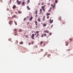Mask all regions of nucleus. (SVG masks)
<instances>
[{
	"instance_id": "1",
	"label": "nucleus",
	"mask_w": 73,
	"mask_h": 73,
	"mask_svg": "<svg viewBox=\"0 0 73 73\" xmlns=\"http://www.w3.org/2000/svg\"><path fill=\"white\" fill-rule=\"evenodd\" d=\"M46 5H45L44 6H42L41 7V9H42L43 11H44V12H45V9H44V8L45 7Z\"/></svg>"
},
{
	"instance_id": "2",
	"label": "nucleus",
	"mask_w": 73,
	"mask_h": 73,
	"mask_svg": "<svg viewBox=\"0 0 73 73\" xmlns=\"http://www.w3.org/2000/svg\"><path fill=\"white\" fill-rule=\"evenodd\" d=\"M34 36L35 35L34 34L32 35L31 37L32 39H35V38L34 37Z\"/></svg>"
},
{
	"instance_id": "3",
	"label": "nucleus",
	"mask_w": 73,
	"mask_h": 73,
	"mask_svg": "<svg viewBox=\"0 0 73 73\" xmlns=\"http://www.w3.org/2000/svg\"><path fill=\"white\" fill-rule=\"evenodd\" d=\"M49 23H50V24H52V23H53V20H51L50 19L49 21H48Z\"/></svg>"
},
{
	"instance_id": "4",
	"label": "nucleus",
	"mask_w": 73,
	"mask_h": 73,
	"mask_svg": "<svg viewBox=\"0 0 73 73\" xmlns=\"http://www.w3.org/2000/svg\"><path fill=\"white\" fill-rule=\"evenodd\" d=\"M14 31L15 32H14V33H17V29H14Z\"/></svg>"
},
{
	"instance_id": "5",
	"label": "nucleus",
	"mask_w": 73,
	"mask_h": 73,
	"mask_svg": "<svg viewBox=\"0 0 73 73\" xmlns=\"http://www.w3.org/2000/svg\"><path fill=\"white\" fill-rule=\"evenodd\" d=\"M37 21H38L39 22H41V18H38V19Z\"/></svg>"
},
{
	"instance_id": "6",
	"label": "nucleus",
	"mask_w": 73,
	"mask_h": 73,
	"mask_svg": "<svg viewBox=\"0 0 73 73\" xmlns=\"http://www.w3.org/2000/svg\"><path fill=\"white\" fill-rule=\"evenodd\" d=\"M43 21H44L45 20V16H44L43 18Z\"/></svg>"
},
{
	"instance_id": "7",
	"label": "nucleus",
	"mask_w": 73,
	"mask_h": 73,
	"mask_svg": "<svg viewBox=\"0 0 73 73\" xmlns=\"http://www.w3.org/2000/svg\"><path fill=\"white\" fill-rule=\"evenodd\" d=\"M34 22L36 24V25H38V24H37V21H35Z\"/></svg>"
},
{
	"instance_id": "8",
	"label": "nucleus",
	"mask_w": 73,
	"mask_h": 73,
	"mask_svg": "<svg viewBox=\"0 0 73 73\" xmlns=\"http://www.w3.org/2000/svg\"><path fill=\"white\" fill-rule=\"evenodd\" d=\"M12 23H13V21H11L10 22H9V24L10 25H12L13 24Z\"/></svg>"
},
{
	"instance_id": "9",
	"label": "nucleus",
	"mask_w": 73,
	"mask_h": 73,
	"mask_svg": "<svg viewBox=\"0 0 73 73\" xmlns=\"http://www.w3.org/2000/svg\"><path fill=\"white\" fill-rule=\"evenodd\" d=\"M23 42L22 41L21 42H19V44H21L22 45H23Z\"/></svg>"
},
{
	"instance_id": "10",
	"label": "nucleus",
	"mask_w": 73,
	"mask_h": 73,
	"mask_svg": "<svg viewBox=\"0 0 73 73\" xmlns=\"http://www.w3.org/2000/svg\"><path fill=\"white\" fill-rule=\"evenodd\" d=\"M17 16L16 15H14L12 17V19H13V18H15V17H16Z\"/></svg>"
},
{
	"instance_id": "11",
	"label": "nucleus",
	"mask_w": 73,
	"mask_h": 73,
	"mask_svg": "<svg viewBox=\"0 0 73 73\" xmlns=\"http://www.w3.org/2000/svg\"><path fill=\"white\" fill-rule=\"evenodd\" d=\"M44 32H45V33H49V31H44Z\"/></svg>"
},
{
	"instance_id": "12",
	"label": "nucleus",
	"mask_w": 73,
	"mask_h": 73,
	"mask_svg": "<svg viewBox=\"0 0 73 73\" xmlns=\"http://www.w3.org/2000/svg\"><path fill=\"white\" fill-rule=\"evenodd\" d=\"M18 12L19 14H21L22 13L21 11H18Z\"/></svg>"
},
{
	"instance_id": "13",
	"label": "nucleus",
	"mask_w": 73,
	"mask_h": 73,
	"mask_svg": "<svg viewBox=\"0 0 73 73\" xmlns=\"http://www.w3.org/2000/svg\"><path fill=\"white\" fill-rule=\"evenodd\" d=\"M13 9H15V8H16V5H13Z\"/></svg>"
},
{
	"instance_id": "14",
	"label": "nucleus",
	"mask_w": 73,
	"mask_h": 73,
	"mask_svg": "<svg viewBox=\"0 0 73 73\" xmlns=\"http://www.w3.org/2000/svg\"><path fill=\"white\" fill-rule=\"evenodd\" d=\"M30 3V0H27V4H28L29 3Z\"/></svg>"
},
{
	"instance_id": "15",
	"label": "nucleus",
	"mask_w": 73,
	"mask_h": 73,
	"mask_svg": "<svg viewBox=\"0 0 73 73\" xmlns=\"http://www.w3.org/2000/svg\"><path fill=\"white\" fill-rule=\"evenodd\" d=\"M33 18V17H31L30 19L29 20L30 21H32V19Z\"/></svg>"
},
{
	"instance_id": "16",
	"label": "nucleus",
	"mask_w": 73,
	"mask_h": 73,
	"mask_svg": "<svg viewBox=\"0 0 73 73\" xmlns=\"http://www.w3.org/2000/svg\"><path fill=\"white\" fill-rule=\"evenodd\" d=\"M14 23H15V24L16 25H17V23L16 22V21H14Z\"/></svg>"
},
{
	"instance_id": "17",
	"label": "nucleus",
	"mask_w": 73,
	"mask_h": 73,
	"mask_svg": "<svg viewBox=\"0 0 73 73\" xmlns=\"http://www.w3.org/2000/svg\"><path fill=\"white\" fill-rule=\"evenodd\" d=\"M35 32L37 33V34H38V33L40 32V31H36Z\"/></svg>"
},
{
	"instance_id": "18",
	"label": "nucleus",
	"mask_w": 73,
	"mask_h": 73,
	"mask_svg": "<svg viewBox=\"0 0 73 73\" xmlns=\"http://www.w3.org/2000/svg\"><path fill=\"white\" fill-rule=\"evenodd\" d=\"M43 27H45V26H46V24H43Z\"/></svg>"
},
{
	"instance_id": "19",
	"label": "nucleus",
	"mask_w": 73,
	"mask_h": 73,
	"mask_svg": "<svg viewBox=\"0 0 73 73\" xmlns=\"http://www.w3.org/2000/svg\"><path fill=\"white\" fill-rule=\"evenodd\" d=\"M40 36V34H38L36 35V37H38V36Z\"/></svg>"
},
{
	"instance_id": "20",
	"label": "nucleus",
	"mask_w": 73,
	"mask_h": 73,
	"mask_svg": "<svg viewBox=\"0 0 73 73\" xmlns=\"http://www.w3.org/2000/svg\"><path fill=\"white\" fill-rule=\"evenodd\" d=\"M27 8L29 9V10H30V8H29V6H27Z\"/></svg>"
},
{
	"instance_id": "21",
	"label": "nucleus",
	"mask_w": 73,
	"mask_h": 73,
	"mask_svg": "<svg viewBox=\"0 0 73 73\" xmlns=\"http://www.w3.org/2000/svg\"><path fill=\"white\" fill-rule=\"evenodd\" d=\"M40 13H42V9H40Z\"/></svg>"
},
{
	"instance_id": "22",
	"label": "nucleus",
	"mask_w": 73,
	"mask_h": 73,
	"mask_svg": "<svg viewBox=\"0 0 73 73\" xmlns=\"http://www.w3.org/2000/svg\"><path fill=\"white\" fill-rule=\"evenodd\" d=\"M21 1H19L18 3V5H20V3H21Z\"/></svg>"
},
{
	"instance_id": "23",
	"label": "nucleus",
	"mask_w": 73,
	"mask_h": 73,
	"mask_svg": "<svg viewBox=\"0 0 73 73\" xmlns=\"http://www.w3.org/2000/svg\"><path fill=\"white\" fill-rule=\"evenodd\" d=\"M22 5H23V6H24V2H23L22 3Z\"/></svg>"
},
{
	"instance_id": "24",
	"label": "nucleus",
	"mask_w": 73,
	"mask_h": 73,
	"mask_svg": "<svg viewBox=\"0 0 73 73\" xmlns=\"http://www.w3.org/2000/svg\"><path fill=\"white\" fill-rule=\"evenodd\" d=\"M37 11H35V14L36 15H37Z\"/></svg>"
},
{
	"instance_id": "25",
	"label": "nucleus",
	"mask_w": 73,
	"mask_h": 73,
	"mask_svg": "<svg viewBox=\"0 0 73 73\" xmlns=\"http://www.w3.org/2000/svg\"><path fill=\"white\" fill-rule=\"evenodd\" d=\"M49 15H50V13H47L46 14V16H49Z\"/></svg>"
},
{
	"instance_id": "26",
	"label": "nucleus",
	"mask_w": 73,
	"mask_h": 73,
	"mask_svg": "<svg viewBox=\"0 0 73 73\" xmlns=\"http://www.w3.org/2000/svg\"><path fill=\"white\" fill-rule=\"evenodd\" d=\"M21 31H22V29H20L19 30V32H21Z\"/></svg>"
},
{
	"instance_id": "27",
	"label": "nucleus",
	"mask_w": 73,
	"mask_h": 73,
	"mask_svg": "<svg viewBox=\"0 0 73 73\" xmlns=\"http://www.w3.org/2000/svg\"><path fill=\"white\" fill-rule=\"evenodd\" d=\"M70 42H71L72 41V39H70Z\"/></svg>"
},
{
	"instance_id": "28",
	"label": "nucleus",
	"mask_w": 73,
	"mask_h": 73,
	"mask_svg": "<svg viewBox=\"0 0 73 73\" xmlns=\"http://www.w3.org/2000/svg\"><path fill=\"white\" fill-rule=\"evenodd\" d=\"M42 43H43V42H42V41H41L40 42V44L41 45L42 44Z\"/></svg>"
},
{
	"instance_id": "29",
	"label": "nucleus",
	"mask_w": 73,
	"mask_h": 73,
	"mask_svg": "<svg viewBox=\"0 0 73 73\" xmlns=\"http://www.w3.org/2000/svg\"><path fill=\"white\" fill-rule=\"evenodd\" d=\"M43 35L44 36H47V35L45 33L43 34Z\"/></svg>"
},
{
	"instance_id": "30",
	"label": "nucleus",
	"mask_w": 73,
	"mask_h": 73,
	"mask_svg": "<svg viewBox=\"0 0 73 73\" xmlns=\"http://www.w3.org/2000/svg\"><path fill=\"white\" fill-rule=\"evenodd\" d=\"M50 54H48L47 56L48 57H50Z\"/></svg>"
},
{
	"instance_id": "31",
	"label": "nucleus",
	"mask_w": 73,
	"mask_h": 73,
	"mask_svg": "<svg viewBox=\"0 0 73 73\" xmlns=\"http://www.w3.org/2000/svg\"><path fill=\"white\" fill-rule=\"evenodd\" d=\"M57 0H55V3H57Z\"/></svg>"
},
{
	"instance_id": "32",
	"label": "nucleus",
	"mask_w": 73,
	"mask_h": 73,
	"mask_svg": "<svg viewBox=\"0 0 73 73\" xmlns=\"http://www.w3.org/2000/svg\"><path fill=\"white\" fill-rule=\"evenodd\" d=\"M52 7L53 9H54V6H52Z\"/></svg>"
},
{
	"instance_id": "33",
	"label": "nucleus",
	"mask_w": 73,
	"mask_h": 73,
	"mask_svg": "<svg viewBox=\"0 0 73 73\" xmlns=\"http://www.w3.org/2000/svg\"><path fill=\"white\" fill-rule=\"evenodd\" d=\"M68 43L67 42L66 44V46H68Z\"/></svg>"
},
{
	"instance_id": "34",
	"label": "nucleus",
	"mask_w": 73,
	"mask_h": 73,
	"mask_svg": "<svg viewBox=\"0 0 73 73\" xmlns=\"http://www.w3.org/2000/svg\"><path fill=\"white\" fill-rule=\"evenodd\" d=\"M58 19L60 20H61V17H59Z\"/></svg>"
},
{
	"instance_id": "35",
	"label": "nucleus",
	"mask_w": 73,
	"mask_h": 73,
	"mask_svg": "<svg viewBox=\"0 0 73 73\" xmlns=\"http://www.w3.org/2000/svg\"><path fill=\"white\" fill-rule=\"evenodd\" d=\"M18 40H16V44H17V43L18 42Z\"/></svg>"
},
{
	"instance_id": "36",
	"label": "nucleus",
	"mask_w": 73,
	"mask_h": 73,
	"mask_svg": "<svg viewBox=\"0 0 73 73\" xmlns=\"http://www.w3.org/2000/svg\"><path fill=\"white\" fill-rule=\"evenodd\" d=\"M50 4V3H48V5H49Z\"/></svg>"
},
{
	"instance_id": "37",
	"label": "nucleus",
	"mask_w": 73,
	"mask_h": 73,
	"mask_svg": "<svg viewBox=\"0 0 73 73\" xmlns=\"http://www.w3.org/2000/svg\"><path fill=\"white\" fill-rule=\"evenodd\" d=\"M19 1L18 0H17V3H19Z\"/></svg>"
},
{
	"instance_id": "38",
	"label": "nucleus",
	"mask_w": 73,
	"mask_h": 73,
	"mask_svg": "<svg viewBox=\"0 0 73 73\" xmlns=\"http://www.w3.org/2000/svg\"><path fill=\"white\" fill-rule=\"evenodd\" d=\"M9 41H11V38H10L9 39Z\"/></svg>"
},
{
	"instance_id": "39",
	"label": "nucleus",
	"mask_w": 73,
	"mask_h": 73,
	"mask_svg": "<svg viewBox=\"0 0 73 73\" xmlns=\"http://www.w3.org/2000/svg\"><path fill=\"white\" fill-rule=\"evenodd\" d=\"M25 37H26V38H27L28 37V36H25Z\"/></svg>"
},
{
	"instance_id": "40",
	"label": "nucleus",
	"mask_w": 73,
	"mask_h": 73,
	"mask_svg": "<svg viewBox=\"0 0 73 73\" xmlns=\"http://www.w3.org/2000/svg\"><path fill=\"white\" fill-rule=\"evenodd\" d=\"M37 17V14L35 16V17Z\"/></svg>"
},
{
	"instance_id": "41",
	"label": "nucleus",
	"mask_w": 73,
	"mask_h": 73,
	"mask_svg": "<svg viewBox=\"0 0 73 73\" xmlns=\"http://www.w3.org/2000/svg\"><path fill=\"white\" fill-rule=\"evenodd\" d=\"M26 20V18H24V21H25V20Z\"/></svg>"
},
{
	"instance_id": "42",
	"label": "nucleus",
	"mask_w": 73,
	"mask_h": 73,
	"mask_svg": "<svg viewBox=\"0 0 73 73\" xmlns=\"http://www.w3.org/2000/svg\"><path fill=\"white\" fill-rule=\"evenodd\" d=\"M51 35H52V33H50V36H51Z\"/></svg>"
},
{
	"instance_id": "43",
	"label": "nucleus",
	"mask_w": 73,
	"mask_h": 73,
	"mask_svg": "<svg viewBox=\"0 0 73 73\" xmlns=\"http://www.w3.org/2000/svg\"><path fill=\"white\" fill-rule=\"evenodd\" d=\"M16 35H17V33L15 34V36H16Z\"/></svg>"
},
{
	"instance_id": "44",
	"label": "nucleus",
	"mask_w": 73,
	"mask_h": 73,
	"mask_svg": "<svg viewBox=\"0 0 73 73\" xmlns=\"http://www.w3.org/2000/svg\"><path fill=\"white\" fill-rule=\"evenodd\" d=\"M48 12H50V11H51L50 10H50H48Z\"/></svg>"
},
{
	"instance_id": "45",
	"label": "nucleus",
	"mask_w": 73,
	"mask_h": 73,
	"mask_svg": "<svg viewBox=\"0 0 73 73\" xmlns=\"http://www.w3.org/2000/svg\"><path fill=\"white\" fill-rule=\"evenodd\" d=\"M15 13H16V14H17V12L16 11V12H15Z\"/></svg>"
},
{
	"instance_id": "46",
	"label": "nucleus",
	"mask_w": 73,
	"mask_h": 73,
	"mask_svg": "<svg viewBox=\"0 0 73 73\" xmlns=\"http://www.w3.org/2000/svg\"><path fill=\"white\" fill-rule=\"evenodd\" d=\"M49 16H48L47 17V19H49Z\"/></svg>"
},
{
	"instance_id": "47",
	"label": "nucleus",
	"mask_w": 73,
	"mask_h": 73,
	"mask_svg": "<svg viewBox=\"0 0 73 73\" xmlns=\"http://www.w3.org/2000/svg\"><path fill=\"white\" fill-rule=\"evenodd\" d=\"M29 22H28V23H27V25H28L29 24Z\"/></svg>"
},
{
	"instance_id": "48",
	"label": "nucleus",
	"mask_w": 73,
	"mask_h": 73,
	"mask_svg": "<svg viewBox=\"0 0 73 73\" xmlns=\"http://www.w3.org/2000/svg\"><path fill=\"white\" fill-rule=\"evenodd\" d=\"M69 50H69V49L67 50V51H69Z\"/></svg>"
},
{
	"instance_id": "49",
	"label": "nucleus",
	"mask_w": 73,
	"mask_h": 73,
	"mask_svg": "<svg viewBox=\"0 0 73 73\" xmlns=\"http://www.w3.org/2000/svg\"><path fill=\"white\" fill-rule=\"evenodd\" d=\"M41 51H42H42H43V50H42V49H41Z\"/></svg>"
},
{
	"instance_id": "50",
	"label": "nucleus",
	"mask_w": 73,
	"mask_h": 73,
	"mask_svg": "<svg viewBox=\"0 0 73 73\" xmlns=\"http://www.w3.org/2000/svg\"><path fill=\"white\" fill-rule=\"evenodd\" d=\"M37 27H38V26H36L35 27L36 28H37Z\"/></svg>"
},
{
	"instance_id": "51",
	"label": "nucleus",
	"mask_w": 73,
	"mask_h": 73,
	"mask_svg": "<svg viewBox=\"0 0 73 73\" xmlns=\"http://www.w3.org/2000/svg\"><path fill=\"white\" fill-rule=\"evenodd\" d=\"M52 9V7H50V10L51 9Z\"/></svg>"
},
{
	"instance_id": "52",
	"label": "nucleus",
	"mask_w": 73,
	"mask_h": 73,
	"mask_svg": "<svg viewBox=\"0 0 73 73\" xmlns=\"http://www.w3.org/2000/svg\"><path fill=\"white\" fill-rule=\"evenodd\" d=\"M41 37H44V36L42 35Z\"/></svg>"
},
{
	"instance_id": "53",
	"label": "nucleus",
	"mask_w": 73,
	"mask_h": 73,
	"mask_svg": "<svg viewBox=\"0 0 73 73\" xmlns=\"http://www.w3.org/2000/svg\"><path fill=\"white\" fill-rule=\"evenodd\" d=\"M28 45H31V43H29V44H28Z\"/></svg>"
},
{
	"instance_id": "54",
	"label": "nucleus",
	"mask_w": 73,
	"mask_h": 73,
	"mask_svg": "<svg viewBox=\"0 0 73 73\" xmlns=\"http://www.w3.org/2000/svg\"><path fill=\"white\" fill-rule=\"evenodd\" d=\"M44 5V3H42V5Z\"/></svg>"
},
{
	"instance_id": "55",
	"label": "nucleus",
	"mask_w": 73,
	"mask_h": 73,
	"mask_svg": "<svg viewBox=\"0 0 73 73\" xmlns=\"http://www.w3.org/2000/svg\"><path fill=\"white\" fill-rule=\"evenodd\" d=\"M52 27H53V25H52L51 26V28H52Z\"/></svg>"
},
{
	"instance_id": "56",
	"label": "nucleus",
	"mask_w": 73,
	"mask_h": 73,
	"mask_svg": "<svg viewBox=\"0 0 73 73\" xmlns=\"http://www.w3.org/2000/svg\"><path fill=\"white\" fill-rule=\"evenodd\" d=\"M10 3H11V0H10Z\"/></svg>"
},
{
	"instance_id": "57",
	"label": "nucleus",
	"mask_w": 73,
	"mask_h": 73,
	"mask_svg": "<svg viewBox=\"0 0 73 73\" xmlns=\"http://www.w3.org/2000/svg\"><path fill=\"white\" fill-rule=\"evenodd\" d=\"M51 7H52V6H53V5L52 4L51 5Z\"/></svg>"
},
{
	"instance_id": "58",
	"label": "nucleus",
	"mask_w": 73,
	"mask_h": 73,
	"mask_svg": "<svg viewBox=\"0 0 73 73\" xmlns=\"http://www.w3.org/2000/svg\"><path fill=\"white\" fill-rule=\"evenodd\" d=\"M37 35V34L36 33L35 34V35Z\"/></svg>"
},
{
	"instance_id": "59",
	"label": "nucleus",
	"mask_w": 73,
	"mask_h": 73,
	"mask_svg": "<svg viewBox=\"0 0 73 73\" xmlns=\"http://www.w3.org/2000/svg\"><path fill=\"white\" fill-rule=\"evenodd\" d=\"M32 44H33V42H32Z\"/></svg>"
},
{
	"instance_id": "60",
	"label": "nucleus",
	"mask_w": 73,
	"mask_h": 73,
	"mask_svg": "<svg viewBox=\"0 0 73 73\" xmlns=\"http://www.w3.org/2000/svg\"><path fill=\"white\" fill-rule=\"evenodd\" d=\"M24 33V34H25V33H26V32Z\"/></svg>"
},
{
	"instance_id": "61",
	"label": "nucleus",
	"mask_w": 73,
	"mask_h": 73,
	"mask_svg": "<svg viewBox=\"0 0 73 73\" xmlns=\"http://www.w3.org/2000/svg\"><path fill=\"white\" fill-rule=\"evenodd\" d=\"M0 1H1V2H2V1H1V0H0Z\"/></svg>"
},
{
	"instance_id": "62",
	"label": "nucleus",
	"mask_w": 73,
	"mask_h": 73,
	"mask_svg": "<svg viewBox=\"0 0 73 73\" xmlns=\"http://www.w3.org/2000/svg\"><path fill=\"white\" fill-rule=\"evenodd\" d=\"M64 25L65 24V23H64Z\"/></svg>"
},
{
	"instance_id": "63",
	"label": "nucleus",
	"mask_w": 73,
	"mask_h": 73,
	"mask_svg": "<svg viewBox=\"0 0 73 73\" xmlns=\"http://www.w3.org/2000/svg\"><path fill=\"white\" fill-rule=\"evenodd\" d=\"M49 1H50V0H49Z\"/></svg>"
},
{
	"instance_id": "64",
	"label": "nucleus",
	"mask_w": 73,
	"mask_h": 73,
	"mask_svg": "<svg viewBox=\"0 0 73 73\" xmlns=\"http://www.w3.org/2000/svg\"><path fill=\"white\" fill-rule=\"evenodd\" d=\"M44 46H45V44H44Z\"/></svg>"
}]
</instances>
